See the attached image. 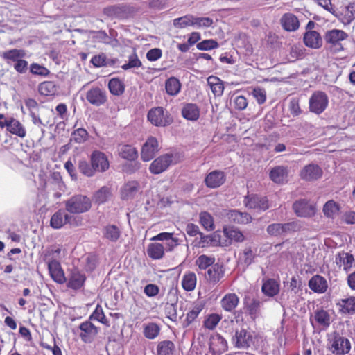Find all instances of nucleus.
<instances>
[{
  "mask_svg": "<svg viewBox=\"0 0 355 355\" xmlns=\"http://www.w3.org/2000/svg\"><path fill=\"white\" fill-rule=\"evenodd\" d=\"M0 56L8 64L13 63V68L18 73H26L29 69L28 61L24 59L26 56L24 49H9L1 53Z\"/></svg>",
  "mask_w": 355,
  "mask_h": 355,
  "instance_id": "1",
  "label": "nucleus"
},
{
  "mask_svg": "<svg viewBox=\"0 0 355 355\" xmlns=\"http://www.w3.org/2000/svg\"><path fill=\"white\" fill-rule=\"evenodd\" d=\"M139 8L130 4H119L110 6L103 9V13L110 18L127 19L135 17Z\"/></svg>",
  "mask_w": 355,
  "mask_h": 355,
  "instance_id": "2",
  "label": "nucleus"
},
{
  "mask_svg": "<svg viewBox=\"0 0 355 355\" xmlns=\"http://www.w3.org/2000/svg\"><path fill=\"white\" fill-rule=\"evenodd\" d=\"M348 37V34L343 30L332 29L325 33L324 42L331 52L339 53L344 50L342 42Z\"/></svg>",
  "mask_w": 355,
  "mask_h": 355,
  "instance_id": "3",
  "label": "nucleus"
},
{
  "mask_svg": "<svg viewBox=\"0 0 355 355\" xmlns=\"http://www.w3.org/2000/svg\"><path fill=\"white\" fill-rule=\"evenodd\" d=\"M328 349L334 355H345L349 352L351 343L347 338L334 332L329 338Z\"/></svg>",
  "mask_w": 355,
  "mask_h": 355,
  "instance_id": "4",
  "label": "nucleus"
},
{
  "mask_svg": "<svg viewBox=\"0 0 355 355\" xmlns=\"http://www.w3.org/2000/svg\"><path fill=\"white\" fill-rule=\"evenodd\" d=\"M91 207L90 199L83 195L73 196L65 202L66 210L72 214L86 212L90 209Z\"/></svg>",
  "mask_w": 355,
  "mask_h": 355,
  "instance_id": "5",
  "label": "nucleus"
},
{
  "mask_svg": "<svg viewBox=\"0 0 355 355\" xmlns=\"http://www.w3.org/2000/svg\"><path fill=\"white\" fill-rule=\"evenodd\" d=\"M329 97L322 91H315L309 100V110L311 113L315 114H322L328 107Z\"/></svg>",
  "mask_w": 355,
  "mask_h": 355,
  "instance_id": "6",
  "label": "nucleus"
},
{
  "mask_svg": "<svg viewBox=\"0 0 355 355\" xmlns=\"http://www.w3.org/2000/svg\"><path fill=\"white\" fill-rule=\"evenodd\" d=\"M147 119L153 125L157 127H165L173 121L168 112L162 107L151 108L148 112Z\"/></svg>",
  "mask_w": 355,
  "mask_h": 355,
  "instance_id": "7",
  "label": "nucleus"
},
{
  "mask_svg": "<svg viewBox=\"0 0 355 355\" xmlns=\"http://www.w3.org/2000/svg\"><path fill=\"white\" fill-rule=\"evenodd\" d=\"M293 209L296 216L301 218H311L317 211L315 205L306 199L295 201L293 204Z\"/></svg>",
  "mask_w": 355,
  "mask_h": 355,
  "instance_id": "8",
  "label": "nucleus"
},
{
  "mask_svg": "<svg viewBox=\"0 0 355 355\" xmlns=\"http://www.w3.org/2000/svg\"><path fill=\"white\" fill-rule=\"evenodd\" d=\"M299 228L297 223L289 222L286 223H272L267 227V233L272 236H279L287 232H295Z\"/></svg>",
  "mask_w": 355,
  "mask_h": 355,
  "instance_id": "9",
  "label": "nucleus"
},
{
  "mask_svg": "<svg viewBox=\"0 0 355 355\" xmlns=\"http://www.w3.org/2000/svg\"><path fill=\"white\" fill-rule=\"evenodd\" d=\"M225 268L221 263H215L205 272V278L211 284H218L225 276Z\"/></svg>",
  "mask_w": 355,
  "mask_h": 355,
  "instance_id": "10",
  "label": "nucleus"
},
{
  "mask_svg": "<svg viewBox=\"0 0 355 355\" xmlns=\"http://www.w3.org/2000/svg\"><path fill=\"white\" fill-rule=\"evenodd\" d=\"M226 181V175L220 170H214L205 178V184L207 188L216 189L221 187Z\"/></svg>",
  "mask_w": 355,
  "mask_h": 355,
  "instance_id": "11",
  "label": "nucleus"
},
{
  "mask_svg": "<svg viewBox=\"0 0 355 355\" xmlns=\"http://www.w3.org/2000/svg\"><path fill=\"white\" fill-rule=\"evenodd\" d=\"M79 336L85 343H92L98 332V329L90 321H85L79 325Z\"/></svg>",
  "mask_w": 355,
  "mask_h": 355,
  "instance_id": "12",
  "label": "nucleus"
},
{
  "mask_svg": "<svg viewBox=\"0 0 355 355\" xmlns=\"http://www.w3.org/2000/svg\"><path fill=\"white\" fill-rule=\"evenodd\" d=\"M159 151V144L157 139L153 137H148L141 148V157L143 161L151 160Z\"/></svg>",
  "mask_w": 355,
  "mask_h": 355,
  "instance_id": "13",
  "label": "nucleus"
},
{
  "mask_svg": "<svg viewBox=\"0 0 355 355\" xmlns=\"http://www.w3.org/2000/svg\"><path fill=\"white\" fill-rule=\"evenodd\" d=\"M86 99L93 105L101 106L107 101L106 92L98 87H92L86 93Z\"/></svg>",
  "mask_w": 355,
  "mask_h": 355,
  "instance_id": "14",
  "label": "nucleus"
},
{
  "mask_svg": "<svg viewBox=\"0 0 355 355\" xmlns=\"http://www.w3.org/2000/svg\"><path fill=\"white\" fill-rule=\"evenodd\" d=\"M91 164L96 171L105 172L109 168L110 163L105 153L101 151H94L91 155Z\"/></svg>",
  "mask_w": 355,
  "mask_h": 355,
  "instance_id": "15",
  "label": "nucleus"
},
{
  "mask_svg": "<svg viewBox=\"0 0 355 355\" xmlns=\"http://www.w3.org/2000/svg\"><path fill=\"white\" fill-rule=\"evenodd\" d=\"M205 309V304L202 302H196L191 304L185 313V318L182 322L184 328L189 327L196 321L199 314Z\"/></svg>",
  "mask_w": 355,
  "mask_h": 355,
  "instance_id": "16",
  "label": "nucleus"
},
{
  "mask_svg": "<svg viewBox=\"0 0 355 355\" xmlns=\"http://www.w3.org/2000/svg\"><path fill=\"white\" fill-rule=\"evenodd\" d=\"M173 156L166 154L155 159L150 164L149 170L153 174H159L168 168L172 162Z\"/></svg>",
  "mask_w": 355,
  "mask_h": 355,
  "instance_id": "17",
  "label": "nucleus"
},
{
  "mask_svg": "<svg viewBox=\"0 0 355 355\" xmlns=\"http://www.w3.org/2000/svg\"><path fill=\"white\" fill-rule=\"evenodd\" d=\"M245 204L249 209L266 211L269 208L268 200L266 197L257 195L248 196L245 198Z\"/></svg>",
  "mask_w": 355,
  "mask_h": 355,
  "instance_id": "18",
  "label": "nucleus"
},
{
  "mask_svg": "<svg viewBox=\"0 0 355 355\" xmlns=\"http://www.w3.org/2000/svg\"><path fill=\"white\" fill-rule=\"evenodd\" d=\"M48 269L51 277L58 284H63L66 282L64 270H62L60 263L52 259L48 262Z\"/></svg>",
  "mask_w": 355,
  "mask_h": 355,
  "instance_id": "19",
  "label": "nucleus"
},
{
  "mask_svg": "<svg viewBox=\"0 0 355 355\" xmlns=\"http://www.w3.org/2000/svg\"><path fill=\"white\" fill-rule=\"evenodd\" d=\"M322 175V168L317 164H311L305 166L300 171V178L306 181L319 179Z\"/></svg>",
  "mask_w": 355,
  "mask_h": 355,
  "instance_id": "20",
  "label": "nucleus"
},
{
  "mask_svg": "<svg viewBox=\"0 0 355 355\" xmlns=\"http://www.w3.org/2000/svg\"><path fill=\"white\" fill-rule=\"evenodd\" d=\"M288 169L287 166H277L271 168L270 179L275 184H283L288 181Z\"/></svg>",
  "mask_w": 355,
  "mask_h": 355,
  "instance_id": "21",
  "label": "nucleus"
},
{
  "mask_svg": "<svg viewBox=\"0 0 355 355\" xmlns=\"http://www.w3.org/2000/svg\"><path fill=\"white\" fill-rule=\"evenodd\" d=\"M223 233L227 239L230 241V246L233 243H242L245 240V236L243 232L234 226L224 225L223 227Z\"/></svg>",
  "mask_w": 355,
  "mask_h": 355,
  "instance_id": "22",
  "label": "nucleus"
},
{
  "mask_svg": "<svg viewBox=\"0 0 355 355\" xmlns=\"http://www.w3.org/2000/svg\"><path fill=\"white\" fill-rule=\"evenodd\" d=\"M140 189L139 183L136 180L128 181L121 188V198L124 200L132 199Z\"/></svg>",
  "mask_w": 355,
  "mask_h": 355,
  "instance_id": "23",
  "label": "nucleus"
},
{
  "mask_svg": "<svg viewBox=\"0 0 355 355\" xmlns=\"http://www.w3.org/2000/svg\"><path fill=\"white\" fill-rule=\"evenodd\" d=\"M235 347L239 349H248L253 342L252 334L247 330L242 329L236 331L235 334Z\"/></svg>",
  "mask_w": 355,
  "mask_h": 355,
  "instance_id": "24",
  "label": "nucleus"
},
{
  "mask_svg": "<svg viewBox=\"0 0 355 355\" xmlns=\"http://www.w3.org/2000/svg\"><path fill=\"white\" fill-rule=\"evenodd\" d=\"M335 263L339 268L343 267L345 272H348L354 263V257L348 252L341 251L336 254Z\"/></svg>",
  "mask_w": 355,
  "mask_h": 355,
  "instance_id": "25",
  "label": "nucleus"
},
{
  "mask_svg": "<svg viewBox=\"0 0 355 355\" xmlns=\"http://www.w3.org/2000/svg\"><path fill=\"white\" fill-rule=\"evenodd\" d=\"M308 285L311 291L317 293H324L328 288L325 278L319 275L313 276L309 281Z\"/></svg>",
  "mask_w": 355,
  "mask_h": 355,
  "instance_id": "26",
  "label": "nucleus"
},
{
  "mask_svg": "<svg viewBox=\"0 0 355 355\" xmlns=\"http://www.w3.org/2000/svg\"><path fill=\"white\" fill-rule=\"evenodd\" d=\"M227 217L230 222L239 225L250 223L252 220V216L249 214L237 210H230L227 213Z\"/></svg>",
  "mask_w": 355,
  "mask_h": 355,
  "instance_id": "27",
  "label": "nucleus"
},
{
  "mask_svg": "<svg viewBox=\"0 0 355 355\" xmlns=\"http://www.w3.org/2000/svg\"><path fill=\"white\" fill-rule=\"evenodd\" d=\"M282 28L287 31H295L298 29L300 22L297 17L292 13H285L280 19Z\"/></svg>",
  "mask_w": 355,
  "mask_h": 355,
  "instance_id": "28",
  "label": "nucleus"
},
{
  "mask_svg": "<svg viewBox=\"0 0 355 355\" xmlns=\"http://www.w3.org/2000/svg\"><path fill=\"white\" fill-rule=\"evenodd\" d=\"M338 311L342 314H355V297L350 296L347 298L340 299L336 303Z\"/></svg>",
  "mask_w": 355,
  "mask_h": 355,
  "instance_id": "29",
  "label": "nucleus"
},
{
  "mask_svg": "<svg viewBox=\"0 0 355 355\" xmlns=\"http://www.w3.org/2000/svg\"><path fill=\"white\" fill-rule=\"evenodd\" d=\"M304 42L306 46L313 49H318L322 44L320 35L315 31H309L304 34Z\"/></svg>",
  "mask_w": 355,
  "mask_h": 355,
  "instance_id": "30",
  "label": "nucleus"
},
{
  "mask_svg": "<svg viewBox=\"0 0 355 355\" xmlns=\"http://www.w3.org/2000/svg\"><path fill=\"white\" fill-rule=\"evenodd\" d=\"M239 303V298L235 293H227L221 299V307L227 312L233 311Z\"/></svg>",
  "mask_w": 355,
  "mask_h": 355,
  "instance_id": "31",
  "label": "nucleus"
},
{
  "mask_svg": "<svg viewBox=\"0 0 355 355\" xmlns=\"http://www.w3.org/2000/svg\"><path fill=\"white\" fill-rule=\"evenodd\" d=\"M70 216L62 209L57 211L51 218L50 225L54 229H60L69 222Z\"/></svg>",
  "mask_w": 355,
  "mask_h": 355,
  "instance_id": "32",
  "label": "nucleus"
},
{
  "mask_svg": "<svg viewBox=\"0 0 355 355\" xmlns=\"http://www.w3.org/2000/svg\"><path fill=\"white\" fill-rule=\"evenodd\" d=\"M182 116L189 121H197L200 117V108L195 103H187L182 108Z\"/></svg>",
  "mask_w": 355,
  "mask_h": 355,
  "instance_id": "33",
  "label": "nucleus"
},
{
  "mask_svg": "<svg viewBox=\"0 0 355 355\" xmlns=\"http://www.w3.org/2000/svg\"><path fill=\"white\" fill-rule=\"evenodd\" d=\"M6 130L20 138H24L26 135V130L23 124L12 116H10V123Z\"/></svg>",
  "mask_w": 355,
  "mask_h": 355,
  "instance_id": "34",
  "label": "nucleus"
},
{
  "mask_svg": "<svg viewBox=\"0 0 355 355\" xmlns=\"http://www.w3.org/2000/svg\"><path fill=\"white\" fill-rule=\"evenodd\" d=\"M227 348L228 347L226 340L220 334H216L211 338L210 342V349L214 353H223L227 351Z\"/></svg>",
  "mask_w": 355,
  "mask_h": 355,
  "instance_id": "35",
  "label": "nucleus"
},
{
  "mask_svg": "<svg viewBox=\"0 0 355 355\" xmlns=\"http://www.w3.org/2000/svg\"><path fill=\"white\" fill-rule=\"evenodd\" d=\"M313 320L319 327L324 329L328 328L331 324V316L328 311L323 309L315 311Z\"/></svg>",
  "mask_w": 355,
  "mask_h": 355,
  "instance_id": "36",
  "label": "nucleus"
},
{
  "mask_svg": "<svg viewBox=\"0 0 355 355\" xmlns=\"http://www.w3.org/2000/svg\"><path fill=\"white\" fill-rule=\"evenodd\" d=\"M38 92L42 96H52L56 94L58 87L53 81H44L39 84Z\"/></svg>",
  "mask_w": 355,
  "mask_h": 355,
  "instance_id": "37",
  "label": "nucleus"
},
{
  "mask_svg": "<svg viewBox=\"0 0 355 355\" xmlns=\"http://www.w3.org/2000/svg\"><path fill=\"white\" fill-rule=\"evenodd\" d=\"M262 292L267 296L273 297L279 291V284L274 279H268L263 282L261 288Z\"/></svg>",
  "mask_w": 355,
  "mask_h": 355,
  "instance_id": "38",
  "label": "nucleus"
},
{
  "mask_svg": "<svg viewBox=\"0 0 355 355\" xmlns=\"http://www.w3.org/2000/svg\"><path fill=\"white\" fill-rule=\"evenodd\" d=\"M207 84L215 96H220L223 94V83L217 76H210L208 77Z\"/></svg>",
  "mask_w": 355,
  "mask_h": 355,
  "instance_id": "39",
  "label": "nucleus"
},
{
  "mask_svg": "<svg viewBox=\"0 0 355 355\" xmlns=\"http://www.w3.org/2000/svg\"><path fill=\"white\" fill-rule=\"evenodd\" d=\"M182 286L187 291H192L195 289L197 284L196 275L191 271L187 272L182 279Z\"/></svg>",
  "mask_w": 355,
  "mask_h": 355,
  "instance_id": "40",
  "label": "nucleus"
},
{
  "mask_svg": "<svg viewBox=\"0 0 355 355\" xmlns=\"http://www.w3.org/2000/svg\"><path fill=\"white\" fill-rule=\"evenodd\" d=\"M147 254L153 259H160L164 255V248L159 243H151L147 247Z\"/></svg>",
  "mask_w": 355,
  "mask_h": 355,
  "instance_id": "41",
  "label": "nucleus"
},
{
  "mask_svg": "<svg viewBox=\"0 0 355 355\" xmlns=\"http://www.w3.org/2000/svg\"><path fill=\"white\" fill-rule=\"evenodd\" d=\"M86 277L85 275L79 272H74L70 276L67 282V287L73 290L80 289L85 282Z\"/></svg>",
  "mask_w": 355,
  "mask_h": 355,
  "instance_id": "42",
  "label": "nucleus"
},
{
  "mask_svg": "<svg viewBox=\"0 0 355 355\" xmlns=\"http://www.w3.org/2000/svg\"><path fill=\"white\" fill-rule=\"evenodd\" d=\"M215 261L214 257L201 254L196 259L195 263L198 270L206 271L215 263Z\"/></svg>",
  "mask_w": 355,
  "mask_h": 355,
  "instance_id": "43",
  "label": "nucleus"
},
{
  "mask_svg": "<svg viewBox=\"0 0 355 355\" xmlns=\"http://www.w3.org/2000/svg\"><path fill=\"white\" fill-rule=\"evenodd\" d=\"M165 89L168 95L176 96L180 91L181 83L178 78L171 77L165 82Z\"/></svg>",
  "mask_w": 355,
  "mask_h": 355,
  "instance_id": "44",
  "label": "nucleus"
},
{
  "mask_svg": "<svg viewBox=\"0 0 355 355\" xmlns=\"http://www.w3.org/2000/svg\"><path fill=\"white\" fill-rule=\"evenodd\" d=\"M108 89L112 94L120 96L124 92L125 85L119 78H113L109 80Z\"/></svg>",
  "mask_w": 355,
  "mask_h": 355,
  "instance_id": "45",
  "label": "nucleus"
},
{
  "mask_svg": "<svg viewBox=\"0 0 355 355\" xmlns=\"http://www.w3.org/2000/svg\"><path fill=\"white\" fill-rule=\"evenodd\" d=\"M121 232L114 225H108L103 228V236L106 239L116 242L120 237Z\"/></svg>",
  "mask_w": 355,
  "mask_h": 355,
  "instance_id": "46",
  "label": "nucleus"
},
{
  "mask_svg": "<svg viewBox=\"0 0 355 355\" xmlns=\"http://www.w3.org/2000/svg\"><path fill=\"white\" fill-rule=\"evenodd\" d=\"M112 196L111 189L107 187H102L94 194V200L101 205L105 203Z\"/></svg>",
  "mask_w": 355,
  "mask_h": 355,
  "instance_id": "47",
  "label": "nucleus"
},
{
  "mask_svg": "<svg viewBox=\"0 0 355 355\" xmlns=\"http://www.w3.org/2000/svg\"><path fill=\"white\" fill-rule=\"evenodd\" d=\"M212 240V247H229L230 241L227 239V237L224 236L223 231L216 230L211 234Z\"/></svg>",
  "mask_w": 355,
  "mask_h": 355,
  "instance_id": "48",
  "label": "nucleus"
},
{
  "mask_svg": "<svg viewBox=\"0 0 355 355\" xmlns=\"http://www.w3.org/2000/svg\"><path fill=\"white\" fill-rule=\"evenodd\" d=\"M175 344L171 340H163L157 347V355H173L175 351Z\"/></svg>",
  "mask_w": 355,
  "mask_h": 355,
  "instance_id": "49",
  "label": "nucleus"
},
{
  "mask_svg": "<svg viewBox=\"0 0 355 355\" xmlns=\"http://www.w3.org/2000/svg\"><path fill=\"white\" fill-rule=\"evenodd\" d=\"M199 220L200 225L207 231H212L215 227L214 218L207 211L200 213Z\"/></svg>",
  "mask_w": 355,
  "mask_h": 355,
  "instance_id": "50",
  "label": "nucleus"
},
{
  "mask_svg": "<svg viewBox=\"0 0 355 355\" xmlns=\"http://www.w3.org/2000/svg\"><path fill=\"white\" fill-rule=\"evenodd\" d=\"M222 320V315L218 313H211L207 315L203 322V327L209 330L216 329L220 321Z\"/></svg>",
  "mask_w": 355,
  "mask_h": 355,
  "instance_id": "51",
  "label": "nucleus"
},
{
  "mask_svg": "<svg viewBox=\"0 0 355 355\" xmlns=\"http://www.w3.org/2000/svg\"><path fill=\"white\" fill-rule=\"evenodd\" d=\"M120 156L127 160H134L137 157V151L130 145H123L119 150Z\"/></svg>",
  "mask_w": 355,
  "mask_h": 355,
  "instance_id": "52",
  "label": "nucleus"
},
{
  "mask_svg": "<svg viewBox=\"0 0 355 355\" xmlns=\"http://www.w3.org/2000/svg\"><path fill=\"white\" fill-rule=\"evenodd\" d=\"M160 328L155 322H150L144 327V335L148 339H154L159 334Z\"/></svg>",
  "mask_w": 355,
  "mask_h": 355,
  "instance_id": "53",
  "label": "nucleus"
},
{
  "mask_svg": "<svg viewBox=\"0 0 355 355\" xmlns=\"http://www.w3.org/2000/svg\"><path fill=\"white\" fill-rule=\"evenodd\" d=\"M29 70L31 74L43 78L47 77L51 73L46 67L36 62L30 64Z\"/></svg>",
  "mask_w": 355,
  "mask_h": 355,
  "instance_id": "54",
  "label": "nucleus"
},
{
  "mask_svg": "<svg viewBox=\"0 0 355 355\" xmlns=\"http://www.w3.org/2000/svg\"><path fill=\"white\" fill-rule=\"evenodd\" d=\"M88 137L89 133L87 130L79 128L72 132L71 140L77 144H83L88 139Z\"/></svg>",
  "mask_w": 355,
  "mask_h": 355,
  "instance_id": "55",
  "label": "nucleus"
},
{
  "mask_svg": "<svg viewBox=\"0 0 355 355\" xmlns=\"http://www.w3.org/2000/svg\"><path fill=\"white\" fill-rule=\"evenodd\" d=\"M173 26L178 28H184L187 26H193V16L187 15L173 19Z\"/></svg>",
  "mask_w": 355,
  "mask_h": 355,
  "instance_id": "56",
  "label": "nucleus"
},
{
  "mask_svg": "<svg viewBox=\"0 0 355 355\" xmlns=\"http://www.w3.org/2000/svg\"><path fill=\"white\" fill-rule=\"evenodd\" d=\"M339 209V205L334 200H329L323 207V213L327 217L333 218Z\"/></svg>",
  "mask_w": 355,
  "mask_h": 355,
  "instance_id": "57",
  "label": "nucleus"
},
{
  "mask_svg": "<svg viewBox=\"0 0 355 355\" xmlns=\"http://www.w3.org/2000/svg\"><path fill=\"white\" fill-rule=\"evenodd\" d=\"M255 258V253L251 247H245L243 252L239 255L241 261L246 266L250 265Z\"/></svg>",
  "mask_w": 355,
  "mask_h": 355,
  "instance_id": "58",
  "label": "nucleus"
},
{
  "mask_svg": "<svg viewBox=\"0 0 355 355\" xmlns=\"http://www.w3.org/2000/svg\"><path fill=\"white\" fill-rule=\"evenodd\" d=\"M78 168L79 171L87 177H92L95 174L93 166H90L86 160H80L78 162Z\"/></svg>",
  "mask_w": 355,
  "mask_h": 355,
  "instance_id": "59",
  "label": "nucleus"
},
{
  "mask_svg": "<svg viewBox=\"0 0 355 355\" xmlns=\"http://www.w3.org/2000/svg\"><path fill=\"white\" fill-rule=\"evenodd\" d=\"M288 110L291 114L294 117L298 116L302 113V110L300 105V99L298 98H292L290 100Z\"/></svg>",
  "mask_w": 355,
  "mask_h": 355,
  "instance_id": "60",
  "label": "nucleus"
},
{
  "mask_svg": "<svg viewBox=\"0 0 355 355\" xmlns=\"http://www.w3.org/2000/svg\"><path fill=\"white\" fill-rule=\"evenodd\" d=\"M142 63L138 58V55L135 52L128 57V62L124 64L121 67L124 70H128L131 68H139L141 66Z\"/></svg>",
  "mask_w": 355,
  "mask_h": 355,
  "instance_id": "61",
  "label": "nucleus"
},
{
  "mask_svg": "<svg viewBox=\"0 0 355 355\" xmlns=\"http://www.w3.org/2000/svg\"><path fill=\"white\" fill-rule=\"evenodd\" d=\"M251 94L258 104L262 105L266 101V92L263 88L256 87L253 88Z\"/></svg>",
  "mask_w": 355,
  "mask_h": 355,
  "instance_id": "62",
  "label": "nucleus"
},
{
  "mask_svg": "<svg viewBox=\"0 0 355 355\" xmlns=\"http://www.w3.org/2000/svg\"><path fill=\"white\" fill-rule=\"evenodd\" d=\"M89 319L96 320L104 324H107L108 323V320L104 314L103 308L99 304H97L95 310L90 315Z\"/></svg>",
  "mask_w": 355,
  "mask_h": 355,
  "instance_id": "63",
  "label": "nucleus"
},
{
  "mask_svg": "<svg viewBox=\"0 0 355 355\" xmlns=\"http://www.w3.org/2000/svg\"><path fill=\"white\" fill-rule=\"evenodd\" d=\"M196 47L200 51H209L218 47V43L212 39L205 40L197 44Z\"/></svg>",
  "mask_w": 355,
  "mask_h": 355,
  "instance_id": "64",
  "label": "nucleus"
}]
</instances>
